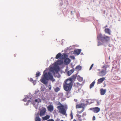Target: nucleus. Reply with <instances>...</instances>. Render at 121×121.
Masks as SVG:
<instances>
[{
    "label": "nucleus",
    "mask_w": 121,
    "mask_h": 121,
    "mask_svg": "<svg viewBox=\"0 0 121 121\" xmlns=\"http://www.w3.org/2000/svg\"><path fill=\"white\" fill-rule=\"evenodd\" d=\"M81 50L80 49H78L75 50H74L75 53L77 55H78L80 54L81 52Z\"/></svg>",
    "instance_id": "nucleus-14"
},
{
    "label": "nucleus",
    "mask_w": 121,
    "mask_h": 121,
    "mask_svg": "<svg viewBox=\"0 0 121 121\" xmlns=\"http://www.w3.org/2000/svg\"><path fill=\"white\" fill-rule=\"evenodd\" d=\"M35 101L36 102H38V100L37 99H35Z\"/></svg>",
    "instance_id": "nucleus-39"
},
{
    "label": "nucleus",
    "mask_w": 121,
    "mask_h": 121,
    "mask_svg": "<svg viewBox=\"0 0 121 121\" xmlns=\"http://www.w3.org/2000/svg\"><path fill=\"white\" fill-rule=\"evenodd\" d=\"M30 100H28V103H29L30 102Z\"/></svg>",
    "instance_id": "nucleus-42"
},
{
    "label": "nucleus",
    "mask_w": 121,
    "mask_h": 121,
    "mask_svg": "<svg viewBox=\"0 0 121 121\" xmlns=\"http://www.w3.org/2000/svg\"><path fill=\"white\" fill-rule=\"evenodd\" d=\"M56 63L57 65H60L63 63V62L61 60H58L56 62Z\"/></svg>",
    "instance_id": "nucleus-17"
},
{
    "label": "nucleus",
    "mask_w": 121,
    "mask_h": 121,
    "mask_svg": "<svg viewBox=\"0 0 121 121\" xmlns=\"http://www.w3.org/2000/svg\"><path fill=\"white\" fill-rule=\"evenodd\" d=\"M48 88L50 90H51V85H49L48 86Z\"/></svg>",
    "instance_id": "nucleus-32"
},
{
    "label": "nucleus",
    "mask_w": 121,
    "mask_h": 121,
    "mask_svg": "<svg viewBox=\"0 0 121 121\" xmlns=\"http://www.w3.org/2000/svg\"><path fill=\"white\" fill-rule=\"evenodd\" d=\"M35 121H40V118L38 116L37 117L35 118Z\"/></svg>",
    "instance_id": "nucleus-22"
},
{
    "label": "nucleus",
    "mask_w": 121,
    "mask_h": 121,
    "mask_svg": "<svg viewBox=\"0 0 121 121\" xmlns=\"http://www.w3.org/2000/svg\"><path fill=\"white\" fill-rule=\"evenodd\" d=\"M33 83L34 85H35L36 83V81H33Z\"/></svg>",
    "instance_id": "nucleus-33"
},
{
    "label": "nucleus",
    "mask_w": 121,
    "mask_h": 121,
    "mask_svg": "<svg viewBox=\"0 0 121 121\" xmlns=\"http://www.w3.org/2000/svg\"><path fill=\"white\" fill-rule=\"evenodd\" d=\"M47 121H54V120L52 119H49Z\"/></svg>",
    "instance_id": "nucleus-37"
},
{
    "label": "nucleus",
    "mask_w": 121,
    "mask_h": 121,
    "mask_svg": "<svg viewBox=\"0 0 121 121\" xmlns=\"http://www.w3.org/2000/svg\"><path fill=\"white\" fill-rule=\"evenodd\" d=\"M42 87H41V90H42Z\"/></svg>",
    "instance_id": "nucleus-48"
},
{
    "label": "nucleus",
    "mask_w": 121,
    "mask_h": 121,
    "mask_svg": "<svg viewBox=\"0 0 121 121\" xmlns=\"http://www.w3.org/2000/svg\"><path fill=\"white\" fill-rule=\"evenodd\" d=\"M74 101H75V102H77V100L76 99H74Z\"/></svg>",
    "instance_id": "nucleus-41"
},
{
    "label": "nucleus",
    "mask_w": 121,
    "mask_h": 121,
    "mask_svg": "<svg viewBox=\"0 0 121 121\" xmlns=\"http://www.w3.org/2000/svg\"><path fill=\"white\" fill-rule=\"evenodd\" d=\"M93 65H94V64H93L91 65V66L90 67V69H89V70H91V69L92 68L93 66Z\"/></svg>",
    "instance_id": "nucleus-31"
},
{
    "label": "nucleus",
    "mask_w": 121,
    "mask_h": 121,
    "mask_svg": "<svg viewBox=\"0 0 121 121\" xmlns=\"http://www.w3.org/2000/svg\"><path fill=\"white\" fill-rule=\"evenodd\" d=\"M75 69H77L78 70H79L81 69V67L79 65L77 66L76 67Z\"/></svg>",
    "instance_id": "nucleus-23"
},
{
    "label": "nucleus",
    "mask_w": 121,
    "mask_h": 121,
    "mask_svg": "<svg viewBox=\"0 0 121 121\" xmlns=\"http://www.w3.org/2000/svg\"><path fill=\"white\" fill-rule=\"evenodd\" d=\"M98 71H100V70L99 69H98Z\"/></svg>",
    "instance_id": "nucleus-45"
},
{
    "label": "nucleus",
    "mask_w": 121,
    "mask_h": 121,
    "mask_svg": "<svg viewBox=\"0 0 121 121\" xmlns=\"http://www.w3.org/2000/svg\"><path fill=\"white\" fill-rule=\"evenodd\" d=\"M59 68L58 67L54 68L53 69V70L51 71L53 73V75H55V72L57 73H58L59 71Z\"/></svg>",
    "instance_id": "nucleus-8"
},
{
    "label": "nucleus",
    "mask_w": 121,
    "mask_h": 121,
    "mask_svg": "<svg viewBox=\"0 0 121 121\" xmlns=\"http://www.w3.org/2000/svg\"><path fill=\"white\" fill-rule=\"evenodd\" d=\"M57 105H60V106H58L57 108L59 110L60 113L65 115H66V111L63 108V106L60 102H58L57 103Z\"/></svg>",
    "instance_id": "nucleus-5"
},
{
    "label": "nucleus",
    "mask_w": 121,
    "mask_h": 121,
    "mask_svg": "<svg viewBox=\"0 0 121 121\" xmlns=\"http://www.w3.org/2000/svg\"><path fill=\"white\" fill-rule=\"evenodd\" d=\"M45 70L43 72V77L40 80L41 82L45 84L47 83L48 81L47 80L50 79L52 80L53 79V77L51 74L50 72H49L48 73H45Z\"/></svg>",
    "instance_id": "nucleus-2"
},
{
    "label": "nucleus",
    "mask_w": 121,
    "mask_h": 121,
    "mask_svg": "<svg viewBox=\"0 0 121 121\" xmlns=\"http://www.w3.org/2000/svg\"><path fill=\"white\" fill-rule=\"evenodd\" d=\"M73 85V80L72 78L66 79L65 81L63 84L64 89L66 91H70Z\"/></svg>",
    "instance_id": "nucleus-1"
},
{
    "label": "nucleus",
    "mask_w": 121,
    "mask_h": 121,
    "mask_svg": "<svg viewBox=\"0 0 121 121\" xmlns=\"http://www.w3.org/2000/svg\"><path fill=\"white\" fill-rule=\"evenodd\" d=\"M104 31L105 33L108 34L109 35H110L111 31L109 29L106 28L104 30Z\"/></svg>",
    "instance_id": "nucleus-15"
},
{
    "label": "nucleus",
    "mask_w": 121,
    "mask_h": 121,
    "mask_svg": "<svg viewBox=\"0 0 121 121\" xmlns=\"http://www.w3.org/2000/svg\"><path fill=\"white\" fill-rule=\"evenodd\" d=\"M86 115V114L85 113H83V114L82 116L83 117L84 115Z\"/></svg>",
    "instance_id": "nucleus-38"
},
{
    "label": "nucleus",
    "mask_w": 121,
    "mask_h": 121,
    "mask_svg": "<svg viewBox=\"0 0 121 121\" xmlns=\"http://www.w3.org/2000/svg\"><path fill=\"white\" fill-rule=\"evenodd\" d=\"M50 117L49 115H47L45 117H42V119L43 120H47Z\"/></svg>",
    "instance_id": "nucleus-16"
},
{
    "label": "nucleus",
    "mask_w": 121,
    "mask_h": 121,
    "mask_svg": "<svg viewBox=\"0 0 121 121\" xmlns=\"http://www.w3.org/2000/svg\"><path fill=\"white\" fill-rule=\"evenodd\" d=\"M95 116H93L92 118V120L93 121L95 120Z\"/></svg>",
    "instance_id": "nucleus-34"
},
{
    "label": "nucleus",
    "mask_w": 121,
    "mask_h": 121,
    "mask_svg": "<svg viewBox=\"0 0 121 121\" xmlns=\"http://www.w3.org/2000/svg\"><path fill=\"white\" fill-rule=\"evenodd\" d=\"M64 62L66 64H68L70 62V60L68 58H66L64 61Z\"/></svg>",
    "instance_id": "nucleus-12"
},
{
    "label": "nucleus",
    "mask_w": 121,
    "mask_h": 121,
    "mask_svg": "<svg viewBox=\"0 0 121 121\" xmlns=\"http://www.w3.org/2000/svg\"><path fill=\"white\" fill-rule=\"evenodd\" d=\"M60 89L58 87H56L54 89V91L56 92H57L60 90Z\"/></svg>",
    "instance_id": "nucleus-25"
},
{
    "label": "nucleus",
    "mask_w": 121,
    "mask_h": 121,
    "mask_svg": "<svg viewBox=\"0 0 121 121\" xmlns=\"http://www.w3.org/2000/svg\"><path fill=\"white\" fill-rule=\"evenodd\" d=\"M80 78V81H82V78Z\"/></svg>",
    "instance_id": "nucleus-40"
},
{
    "label": "nucleus",
    "mask_w": 121,
    "mask_h": 121,
    "mask_svg": "<svg viewBox=\"0 0 121 121\" xmlns=\"http://www.w3.org/2000/svg\"><path fill=\"white\" fill-rule=\"evenodd\" d=\"M86 104H85L84 103H81L80 104H77L76 106V107L77 108H84V107L88 104V101H86Z\"/></svg>",
    "instance_id": "nucleus-6"
},
{
    "label": "nucleus",
    "mask_w": 121,
    "mask_h": 121,
    "mask_svg": "<svg viewBox=\"0 0 121 121\" xmlns=\"http://www.w3.org/2000/svg\"><path fill=\"white\" fill-rule=\"evenodd\" d=\"M95 83V82L94 81L91 84L90 86V89L92 88L94 86Z\"/></svg>",
    "instance_id": "nucleus-20"
},
{
    "label": "nucleus",
    "mask_w": 121,
    "mask_h": 121,
    "mask_svg": "<svg viewBox=\"0 0 121 121\" xmlns=\"http://www.w3.org/2000/svg\"><path fill=\"white\" fill-rule=\"evenodd\" d=\"M72 11H71V13H72Z\"/></svg>",
    "instance_id": "nucleus-51"
},
{
    "label": "nucleus",
    "mask_w": 121,
    "mask_h": 121,
    "mask_svg": "<svg viewBox=\"0 0 121 121\" xmlns=\"http://www.w3.org/2000/svg\"><path fill=\"white\" fill-rule=\"evenodd\" d=\"M77 116L78 117V118H79L82 117V116L81 115H80L79 114H77Z\"/></svg>",
    "instance_id": "nucleus-28"
},
{
    "label": "nucleus",
    "mask_w": 121,
    "mask_h": 121,
    "mask_svg": "<svg viewBox=\"0 0 121 121\" xmlns=\"http://www.w3.org/2000/svg\"><path fill=\"white\" fill-rule=\"evenodd\" d=\"M30 82H32L33 81V80L32 78H31L30 79Z\"/></svg>",
    "instance_id": "nucleus-36"
},
{
    "label": "nucleus",
    "mask_w": 121,
    "mask_h": 121,
    "mask_svg": "<svg viewBox=\"0 0 121 121\" xmlns=\"http://www.w3.org/2000/svg\"><path fill=\"white\" fill-rule=\"evenodd\" d=\"M98 39L100 40L102 42H108L110 40V37L109 36H106L105 35H103L101 34H99L97 35Z\"/></svg>",
    "instance_id": "nucleus-3"
},
{
    "label": "nucleus",
    "mask_w": 121,
    "mask_h": 121,
    "mask_svg": "<svg viewBox=\"0 0 121 121\" xmlns=\"http://www.w3.org/2000/svg\"><path fill=\"white\" fill-rule=\"evenodd\" d=\"M108 67V66L104 65L102 67L103 69L100 72H98V75L99 76L103 77L107 73V68Z\"/></svg>",
    "instance_id": "nucleus-4"
},
{
    "label": "nucleus",
    "mask_w": 121,
    "mask_h": 121,
    "mask_svg": "<svg viewBox=\"0 0 121 121\" xmlns=\"http://www.w3.org/2000/svg\"><path fill=\"white\" fill-rule=\"evenodd\" d=\"M46 112V109H43L41 110L39 114L40 116L42 117L45 114V113Z\"/></svg>",
    "instance_id": "nucleus-10"
},
{
    "label": "nucleus",
    "mask_w": 121,
    "mask_h": 121,
    "mask_svg": "<svg viewBox=\"0 0 121 121\" xmlns=\"http://www.w3.org/2000/svg\"><path fill=\"white\" fill-rule=\"evenodd\" d=\"M61 56V54L60 53H59L56 55L55 57V58L56 59L60 58Z\"/></svg>",
    "instance_id": "nucleus-18"
},
{
    "label": "nucleus",
    "mask_w": 121,
    "mask_h": 121,
    "mask_svg": "<svg viewBox=\"0 0 121 121\" xmlns=\"http://www.w3.org/2000/svg\"><path fill=\"white\" fill-rule=\"evenodd\" d=\"M105 80V78L104 77H103L99 78L97 81V84H98L101 83Z\"/></svg>",
    "instance_id": "nucleus-9"
},
{
    "label": "nucleus",
    "mask_w": 121,
    "mask_h": 121,
    "mask_svg": "<svg viewBox=\"0 0 121 121\" xmlns=\"http://www.w3.org/2000/svg\"><path fill=\"white\" fill-rule=\"evenodd\" d=\"M40 73L39 72H37L36 74V77H37L40 76Z\"/></svg>",
    "instance_id": "nucleus-26"
},
{
    "label": "nucleus",
    "mask_w": 121,
    "mask_h": 121,
    "mask_svg": "<svg viewBox=\"0 0 121 121\" xmlns=\"http://www.w3.org/2000/svg\"><path fill=\"white\" fill-rule=\"evenodd\" d=\"M105 85L104 86V87H105Z\"/></svg>",
    "instance_id": "nucleus-49"
},
{
    "label": "nucleus",
    "mask_w": 121,
    "mask_h": 121,
    "mask_svg": "<svg viewBox=\"0 0 121 121\" xmlns=\"http://www.w3.org/2000/svg\"><path fill=\"white\" fill-rule=\"evenodd\" d=\"M73 121H77L75 119H74L73 120Z\"/></svg>",
    "instance_id": "nucleus-44"
},
{
    "label": "nucleus",
    "mask_w": 121,
    "mask_h": 121,
    "mask_svg": "<svg viewBox=\"0 0 121 121\" xmlns=\"http://www.w3.org/2000/svg\"><path fill=\"white\" fill-rule=\"evenodd\" d=\"M66 57V55L65 54H63L62 55H61V58L62 59H64Z\"/></svg>",
    "instance_id": "nucleus-21"
},
{
    "label": "nucleus",
    "mask_w": 121,
    "mask_h": 121,
    "mask_svg": "<svg viewBox=\"0 0 121 121\" xmlns=\"http://www.w3.org/2000/svg\"><path fill=\"white\" fill-rule=\"evenodd\" d=\"M73 70H71L68 71L67 73L69 76L73 72Z\"/></svg>",
    "instance_id": "nucleus-19"
},
{
    "label": "nucleus",
    "mask_w": 121,
    "mask_h": 121,
    "mask_svg": "<svg viewBox=\"0 0 121 121\" xmlns=\"http://www.w3.org/2000/svg\"><path fill=\"white\" fill-rule=\"evenodd\" d=\"M60 121H64L63 120H61Z\"/></svg>",
    "instance_id": "nucleus-46"
},
{
    "label": "nucleus",
    "mask_w": 121,
    "mask_h": 121,
    "mask_svg": "<svg viewBox=\"0 0 121 121\" xmlns=\"http://www.w3.org/2000/svg\"><path fill=\"white\" fill-rule=\"evenodd\" d=\"M80 121H82V119H81H81H80Z\"/></svg>",
    "instance_id": "nucleus-47"
},
{
    "label": "nucleus",
    "mask_w": 121,
    "mask_h": 121,
    "mask_svg": "<svg viewBox=\"0 0 121 121\" xmlns=\"http://www.w3.org/2000/svg\"><path fill=\"white\" fill-rule=\"evenodd\" d=\"M102 44V43L99 42H98V45H101Z\"/></svg>",
    "instance_id": "nucleus-35"
},
{
    "label": "nucleus",
    "mask_w": 121,
    "mask_h": 121,
    "mask_svg": "<svg viewBox=\"0 0 121 121\" xmlns=\"http://www.w3.org/2000/svg\"><path fill=\"white\" fill-rule=\"evenodd\" d=\"M65 42V43H66V42H65V40L63 39L62 40H61V42H62V44H61L62 45L63 44V42Z\"/></svg>",
    "instance_id": "nucleus-29"
},
{
    "label": "nucleus",
    "mask_w": 121,
    "mask_h": 121,
    "mask_svg": "<svg viewBox=\"0 0 121 121\" xmlns=\"http://www.w3.org/2000/svg\"><path fill=\"white\" fill-rule=\"evenodd\" d=\"M96 102L97 103V105H98L100 104V103L99 102V101L97 100L96 101Z\"/></svg>",
    "instance_id": "nucleus-30"
},
{
    "label": "nucleus",
    "mask_w": 121,
    "mask_h": 121,
    "mask_svg": "<svg viewBox=\"0 0 121 121\" xmlns=\"http://www.w3.org/2000/svg\"><path fill=\"white\" fill-rule=\"evenodd\" d=\"M84 108H83L80 111H78L77 113L78 114H80L84 110Z\"/></svg>",
    "instance_id": "nucleus-24"
},
{
    "label": "nucleus",
    "mask_w": 121,
    "mask_h": 121,
    "mask_svg": "<svg viewBox=\"0 0 121 121\" xmlns=\"http://www.w3.org/2000/svg\"><path fill=\"white\" fill-rule=\"evenodd\" d=\"M43 91H44V90H42Z\"/></svg>",
    "instance_id": "nucleus-50"
},
{
    "label": "nucleus",
    "mask_w": 121,
    "mask_h": 121,
    "mask_svg": "<svg viewBox=\"0 0 121 121\" xmlns=\"http://www.w3.org/2000/svg\"><path fill=\"white\" fill-rule=\"evenodd\" d=\"M90 109L93 111L94 113H97L99 112L100 110V109L98 107H95L90 108Z\"/></svg>",
    "instance_id": "nucleus-7"
},
{
    "label": "nucleus",
    "mask_w": 121,
    "mask_h": 121,
    "mask_svg": "<svg viewBox=\"0 0 121 121\" xmlns=\"http://www.w3.org/2000/svg\"><path fill=\"white\" fill-rule=\"evenodd\" d=\"M107 25H106L104 27L105 28H106L107 27Z\"/></svg>",
    "instance_id": "nucleus-43"
},
{
    "label": "nucleus",
    "mask_w": 121,
    "mask_h": 121,
    "mask_svg": "<svg viewBox=\"0 0 121 121\" xmlns=\"http://www.w3.org/2000/svg\"><path fill=\"white\" fill-rule=\"evenodd\" d=\"M106 89H101L100 90V93L101 95H104L106 93Z\"/></svg>",
    "instance_id": "nucleus-11"
},
{
    "label": "nucleus",
    "mask_w": 121,
    "mask_h": 121,
    "mask_svg": "<svg viewBox=\"0 0 121 121\" xmlns=\"http://www.w3.org/2000/svg\"><path fill=\"white\" fill-rule=\"evenodd\" d=\"M48 110L50 111H52L53 110V107L52 105H49L48 107Z\"/></svg>",
    "instance_id": "nucleus-13"
},
{
    "label": "nucleus",
    "mask_w": 121,
    "mask_h": 121,
    "mask_svg": "<svg viewBox=\"0 0 121 121\" xmlns=\"http://www.w3.org/2000/svg\"><path fill=\"white\" fill-rule=\"evenodd\" d=\"M70 116L71 117V119H72L73 118V113L72 112V111H71V113L70 114Z\"/></svg>",
    "instance_id": "nucleus-27"
}]
</instances>
